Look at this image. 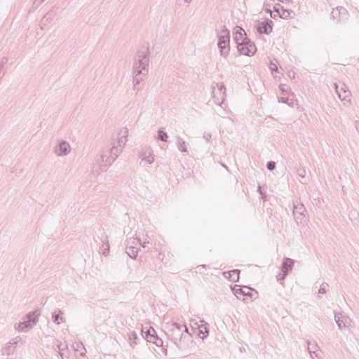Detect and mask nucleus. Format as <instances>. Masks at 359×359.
I'll list each match as a JSON object with an SVG mask.
<instances>
[{
  "instance_id": "obj_8",
  "label": "nucleus",
  "mask_w": 359,
  "mask_h": 359,
  "mask_svg": "<svg viewBox=\"0 0 359 359\" xmlns=\"http://www.w3.org/2000/svg\"><path fill=\"white\" fill-rule=\"evenodd\" d=\"M257 30L259 33L268 34L271 32L272 27L268 22H262L257 25Z\"/></svg>"
},
{
  "instance_id": "obj_16",
  "label": "nucleus",
  "mask_w": 359,
  "mask_h": 359,
  "mask_svg": "<svg viewBox=\"0 0 359 359\" xmlns=\"http://www.w3.org/2000/svg\"><path fill=\"white\" fill-rule=\"evenodd\" d=\"M267 168L269 169V170H273L274 168H275V163L274 162H269L268 164H267Z\"/></svg>"
},
{
  "instance_id": "obj_17",
  "label": "nucleus",
  "mask_w": 359,
  "mask_h": 359,
  "mask_svg": "<svg viewBox=\"0 0 359 359\" xmlns=\"http://www.w3.org/2000/svg\"><path fill=\"white\" fill-rule=\"evenodd\" d=\"M59 320V316H55V321H57Z\"/></svg>"
},
{
  "instance_id": "obj_11",
  "label": "nucleus",
  "mask_w": 359,
  "mask_h": 359,
  "mask_svg": "<svg viewBox=\"0 0 359 359\" xmlns=\"http://www.w3.org/2000/svg\"><path fill=\"white\" fill-rule=\"evenodd\" d=\"M293 264H294L293 261L290 259H286L284 261V262L283 264V271L284 275H285V273L287 271L291 270Z\"/></svg>"
},
{
  "instance_id": "obj_1",
  "label": "nucleus",
  "mask_w": 359,
  "mask_h": 359,
  "mask_svg": "<svg viewBox=\"0 0 359 359\" xmlns=\"http://www.w3.org/2000/svg\"><path fill=\"white\" fill-rule=\"evenodd\" d=\"M233 290L236 297L243 301L256 299L258 297V293L256 290L247 286H235Z\"/></svg>"
},
{
  "instance_id": "obj_6",
  "label": "nucleus",
  "mask_w": 359,
  "mask_h": 359,
  "mask_svg": "<svg viewBox=\"0 0 359 359\" xmlns=\"http://www.w3.org/2000/svg\"><path fill=\"white\" fill-rule=\"evenodd\" d=\"M240 271L238 270H232L224 273L226 278L232 282H237L239 280Z\"/></svg>"
},
{
  "instance_id": "obj_3",
  "label": "nucleus",
  "mask_w": 359,
  "mask_h": 359,
  "mask_svg": "<svg viewBox=\"0 0 359 359\" xmlns=\"http://www.w3.org/2000/svg\"><path fill=\"white\" fill-rule=\"evenodd\" d=\"M238 50L241 55L246 56L253 55L257 50L255 45L250 41H245L237 46Z\"/></svg>"
},
{
  "instance_id": "obj_13",
  "label": "nucleus",
  "mask_w": 359,
  "mask_h": 359,
  "mask_svg": "<svg viewBox=\"0 0 359 359\" xmlns=\"http://www.w3.org/2000/svg\"><path fill=\"white\" fill-rule=\"evenodd\" d=\"M69 149V145L66 142H62L59 146V154H66Z\"/></svg>"
},
{
  "instance_id": "obj_10",
  "label": "nucleus",
  "mask_w": 359,
  "mask_h": 359,
  "mask_svg": "<svg viewBox=\"0 0 359 359\" xmlns=\"http://www.w3.org/2000/svg\"><path fill=\"white\" fill-rule=\"evenodd\" d=\"M198 331L196 332V334L200 338L203 339L207 336L208 329L205 324L201 322V323L198 325Z\"/></svg>"
},
{
  "instance_id": "obj_12",
  "label": "nucleus",
  "mask_w": 359,
  "mask_h": 359,
  "mask_svg": "<svg viewBox=\"0 0 359 359\" xmlns=\"http://www.w3.org/2000/svg\"><path fill=\"white\" fill-rule=\"evenodd\" d=\"M154 330L153 328H151L147 331V334H146L147 340L149 342H153L155 344H157V341L156 340H158V339L156 338L154 336Z\"/></svg>"
},
{
  "instance_id": "obj_5",
  "label": "nucleus",
  "mask_w": 359,
  "mask_h": 359,
  "mask_svg": "<svg viewBox=\"0 0 359 359\" xmlns=\"http://www.w3.org/2000/svg\"><path fill=\"white\" fill-rule=\"evenodd\" d=\"M222 33L224 34L221 36V38L219 39V41L218 42V46L221 49L222 53H223L224 50H226L228 49V45H229V41L228 32L223 31Z\"/></svg>"
},
{
  "instance_id": "obj_9",
  "label": "nucleus",
  "mask_w": 359,
  "mask_h": 359,
  "mask_svg": "<svg viewBox=\"0 0 359 359\" xmlns=\"http://www.w3.org/2000/svg\"><path fill=\"white\" fill-rule=\"evenodd\" d=\"M216 90L219 93V97H217V102L218 103L223 102L225 96V88L222 86H217V88H215L213 90L214 97H216Z\"/></svg>"
},
{
  "instance_id": "obj_18",
  "label": "nucleus",
  "mask_w": 359,
  "mask_h": 359,
  "mask_svg": "<svg viewBox=\"0 0 359 359\" xmlns=\"http://www.w3.org/2000/svg\"><path fill=\"white\" fill-rule=\"evenodd\" d=\"M182 150L183 151H187V149H185V147H182Z\"/></svg>"
},
{
  "instance_id": "obj_4",
  "label": "nucleus",
  "mask_w": 359,
  "mask_h": 359,
  "mask_svg": "<svg viewBox=\"0 0 359 359\" xmlns=\"http://www.w3.org/2000/svg\"><path fill=\"white\" fill-rule=\"evenodd\" d=\"M245 32L244 29H243L240 27H236L235 28V31L233 33V38L235 41H236L237 44L239 45V43H242L245 41H246V37H245Z\"/></svg>"
},
{
  "instance_id": "obj_7",
  "label": "nucleus",
  "mask_w": 359,
  "mask_h": 359,
  "mask_svg": "<svg viewBox=\"0 0 359 359\" xmlns=\"http://www.w3.org/2000/svg\"><path fill=\"white\" fill-rule=\"evenodd\" d=\"M336 90L339 97L342 100H346L351 96V93L348 90L344 89L343 85H337Z\"/></svg>"
},
{
  "instance_id": "obj_14",
  "label": "nucleus",
  "mask_w": 359,
  "mask_h": 359,
  "mask_svg": "<svg viewBox=\"0 0 359 359\" xmlns=\"http://www.w3.org/2000/svg\"><path fill=\"white\" fill-rule=\"evenodd\" d=\"M167 134L164 133L163 131L160 130L158 132V138L162 141H166L167 140Z\"/></svg>"
},
{
  "instance_id": "obj_15",
  "label": "nucleus",
  "mask_w": 359,
  "mask_h": 359,
  "mask_svg": "<svg viewBox=\"0 0 359 359\" xmlns=\"http://www.w3.org/2000/svg\"><path fill=\"white\" fill-rule=\"evenodd\" d=\"M332 14L333 18H336L337 17L339 16V15H340V10L338 8H337L335 9H333L332 12Z\"/></svg>"
},
{
  "instance_id": "obj_2",
  "label": "nucleus",
  "mask_w": 359,
  "mask_h": 359,
  "mask_svg": "<svg viewBox=\"0 0 359 359\" xmlns=\"http://www.w3.org/2000/svg\"><path fill=\"white\" fill-rule=\"evenodd\" d=\"M266 11L267 13L270 14L271 17L273 18H276L277 17H280L283 19H289L292 18V12L288 10L284 9L283 6L280 4H278L274 7V11H272L269 8H266Z\"/></svg>"
}]
</instances>
